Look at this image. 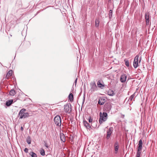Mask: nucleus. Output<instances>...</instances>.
<instances>
[{"label":"nucleus","mask_w":157,"mask_h":157,"mask_svg":"<svg viewBox=\"0 0 157 157\" xmlns=\"http://www.w3.org/2000/svg\"><path fill=\"white\" fill-rule=\"evenodd\" d=\"M26 110L24 108L21 109L19 114L18 115L20 116L19 119L25 118L31 116L30 115L29 113L25 112Z\"/></svg>","instance_id":"obj_1"},{"label":"nucleus","mask_w":157,"mask_h":157,"mask_svg":"<svg viewBox=\"0 0 157 157\" xmlns=\"http://www.w3.org/2000/svg\"><path fill=\"white\" fill-rule=\"evenodd\" d=\"M100 117L99 123L101 124L103 123V121H105L106 120L107 118V114L105 112H103V113L100 112Z\"/></svg>","instance_id":"obj_2"},{"label":"nucleus","mask_w":157,"mask_h":157,"mask_svg":"<svg viewBox=\"0 0 157 157\" xmlns=\"http://www.w3.org/2000/svg\"><path fill=\"white\" fill-rule=\"evenodd\" d=\"M55 124L57 126H60L61 124V119L59 115L56 116L54 118Z\"/></svg>","instance_id":"obj_3"},{"label":"nucleus","mask_w":157,"mask_h":157,"mask_svg":"<svg viewBox=\"0 0 157 157\" xmlns=\"http://www.w3.org/2000/svg\"><path fill=\"white\" fill-rule=\"evenodd\" d=\"M71 110V106L70 104H67L64 105V110L66 113H70Z\"/></svg>","instance_id":"obj_4"},{"label":"nucleus","mask_w":157,"mask_h":157,"mask_svg":"<svg viewBox=\"0 0 157 157\" xmlns=\"http://www.w3.org/2000/svg\"><path fill=\"white\" fill-rule=\"evenodd\" d=\"M113 128L110 127L107 130L106 132V138L107 140H108L110 137L111 135L113 133Z\"/></svg>","instance_id":"obj_5"},{"label":"nucleus","mask_w":157,"mask_h":157,"mask_svg":"<svg viewBox=\"0 0 157 157\" xmlns=\"http://www.w3.org/2000/svg\"><path fill=\"white\" fill-rule=\"evenodd\" d=\"M111 105L110 103H106L103 108V110L106 112L109 111L111 109Z\"/></svg>","instance_id":"obj_6"},{"label":"nucleus","mask_w":157,"mask_h":157,"mask_svg":"<svg viewBox=\"0 0 157 157\" xmlns=\"http://www.w3.org/2000/svg\"><path fill=\"white\" fill-rule=\"evenodd\" d=\"M139 56L137 55L135 57L133 62V67L135 68H136L138 65V59Z\"/></svg>","instance_id":"obj_7"},{"label":"nucleus","mask_w":157,"mask_h":157,"mask_svg":"<svg viewBox=\"0 0 157 157\" xmlns=\"http://www.w3.org/2000/svg\"><path fill=\"white\" fill-rule=\"evenodd\" d=\"M145 19L146 20V24L147 25H149L150 15L149 12H146L145 13Z\"/></svg>","instance_id":"obj_8"},{"label":"nucleus","mask_w":157,"mask_h":157,"mask_svg":"<svg viewBox=\"0 0 157 157\" xmlns=\"http://www.w3.org/2000/svg\"><path fill=\"white\" fill-rule=\"evenodd\" d=\"M91 88L90 89V90L92 92H94L95 90H97V86L94 82L93 83H92L91 84Z\"/></svg>","instance_id":"obj_9"},{"label":"nucleus","mask_w":157,"mask_h":157,"mask_svg":"<svg viewBox=\"0 0 157 157\" xmlns=\"http://www.w3.org/2000/svg\"><path fill=\"white\" fill-rule=\"evenodd\" d=\"M127 76L125 74H123L121 76L120 80L121 82H124L126 80Z\"/></svg>","instance_id":"obj_10"},{"label":"nucleus","mask_w":157,"mask_h":157,"mask_svg":"<svg viewBox=\"0 0 157 157\" xmlns=\"http://www.w3.org/2000/svg\"><path fill=\"white\" fill-rule=\"evenodd\" d=\"M119 148V145L117 142H116L114 144L115 153L117 154V153Z\"/></svg>","instance_id":"obj_11"},{"label":"nucleus","mask_w":157,"mask_h":157,"mask_svg":"<svg viewBox=\"0 0 157 157\" xmlns=\"http://www.w3.org/2000/svg\"><path fill=\"white\" fill-rule=\"evenodd\" d=\"M83 124L84 126L86 128H87L89 129L91 128L89 124L86 121L85 119L83 120Z\"/></svg>","instance_id":"obj_12"},{"label":"nucleus","mask_w":157,"mask_h":157,"mask_svg":"<svg viewBox=\"0 0 157 157\" xmlns=\"http://www.w3.org/2000/svg\"><path fill=\"white\" fill-rule=\"evenodd\" d=\"M97 84L98 87L100 88H102L103 87L105 86L104 84L101 83L100 80H98V81Z\"/></svg>","instance_id":"obj_13"},{"label":"nucleus","mask_w":157,"mask_h":157,"mask_svg":"<svg viewBox=\"0 0 157 157\" xmlns=\"http://www.w3.org/2000/svg\"><path fill=\"white\" fill-rule=\"evenodd\" d=\"M143 145V142L142 140L140 139L139 142V144H138V149H139L140 150H142V146Z\"/></svg>","instance_id":"obj_14"},{"label":"nucleus","mask_w":157,"mask_h":157,"mask_svg":"<svg viewBox=\"0 0 157 157\" xmlns=\"http://www.w3.org/2000/svg\"><path fill=\"white\" fill-rule=\"evenodd\" d=\"M13 74V71L12 70L9 71V72L7 73L6 75V78L7 79H9V78Z\"/></svg>","instance_id":"obj_15"},{"label":"nucleus","mask_w":157,"mask_h":157,"mask_svg":"<svg viewBox=\"0 0 157 157\" xmlns=\"http://www.w3.org/2000/svg\"><path fill=\"white\" fill-rule=\"evenodd\" d=\"M105 102V99L103 98L99 99L98 101V104L100 105H102L104 104Z\"/></svg>","instance_id":"obj_16"},{"label":"nucleus","mask_w":157,"mask_h":157,"mask_svg":"<svg viewBox=\"0 0 157 157\" xmlns=\"http://www.w3.org/2000/svg\"><path fill=\"white\" fill-rule=\"evenodd\" d=\"M13 101V100H10L7 101L6 103V105L7 106H9L11 105Z\"/></svg>","instance_id":"obj_17"},{"label":"nucleus","mask_w":157,"mask_h":157,"mask_svg":"<svg viewBox=\"0 0 157 157\" xmlns=\"http://www.w3.org/2000/svg\"><path fill=\"white\" fill-rule=\"evenodd\" d=\"M68 99L71 102H72L73 101V95L72 93L69 94Z\"/></svg>","instance_id":"obj_18"},{"label":"nucleus","mask_w":157,"mask_h":157,"mask_svg":"<svg viewBox=\"0 0 157 157\" xmlns=\"http://www.w3.org/2000/svg\"><path fill=\"white\" fill-rule=\"evenodd\" d=\"M16 94V92L13 90H11L9 92L10 95L13 96Z\"/></svg>","instance_id":"obj_19"},{"label":"nucleus","mask_w":157,"mask_h":157,"mask_svg":"<svg viewBox=\"0 0 157 157\" xmlns=\"http://www.w3.org/2000/svg\"><path fill=\"white\" fill-rule=\"evenodd\" d=\"M29 154L32 157H37L36 154L33 151H31L29 153Z\"/></svg>","instance_id":"obj_20"},{"label":"nucleus","mask_w":157,"mask_h":157,"mask_svg":"<svg viewBox=\"0 0 157 157\" xmlns=\"http://www.w3.org/2000/svg\"><path fill=\"white\" fill-rule=\"evenodd\" d=\"M135 97V93H134L131 96L129 99L128 100V101H132L134 98Z\"/></svg>","instance_id":"obj_21"},{"label":"nucleus","mask_w":157,"mask_h":157,"mask_svg":"<svg viewBox=\"0 0 157 157\" xmlns=\"http://www.w3.org/2000/svg\"><path fill=\"white\" fill-rule=\"evenodd\" d=\"M108 94L109 96H113L114 94V93L113 90H110L108 91Z\"/></svg>","instance_id":"obj_22"},{"label":"nucleus","mask_w":157,"mask_h":157,"mask_svg":"<svg viewBox=\"0 0 157 157\" xmlns=\"http://www.w3.org/2000/svg\"><path fill=\"white\" fill-rule=\"evenodd\" d=\"M60 138L61 140L63 142H65V138L63 134L62 135L61 134L60 135Z\"/></svg>","instance_id":"obj_23"},{"label":"nucleus","mask_w":157,"mask_h":157,"mask_svg":"<svg viewBox=\"0 0 157 157\" xmlns=\"http://www.w3.org/2000/svg\"><path fill=\"white\" fill-rule=\"evenodd\" d=\"M124 61L125 62V64L126 66L127 67H129V63L128 60L127 59H125Z\"/></svg>","instance_id":"obj_24"},{"label":"nucleus","mask_w":157,"mask_h":157,"mask_svg":"<svg viewBox=\"0 0 157 157\" xmlns=\"http://www.w3.org/2000/svg\"><path fill=\"white\" fill-rule=\"evenodd\" d=\"M99 23V21L98 19H96L95 21V26L96 27L98 26Z\"/></svg>","instance_id":"obj_25"},{"label":"nucleus","mask_w":157,"mask_h":157,"mask_svg":"<svg viewBox=\"0 0 157 157\" xmlns=\"http://www.w3.org/2000/svg\"><path fill=\"white\" fill-rule=\"evenodd\" d=\"M40 153L41 155L43 156L44 155H45V151L42 148L41 149L40 151Z\"/></svg>","instance_id":"obj_26"},{"label":"nucleus","mask_w":157,"mask_h":157,"mask_svg":"<svg viewBox=\"0 0 157 157\" xmlns=\"http://www.w3.org/2000/svg\"><path fill=\"white\" fill-rule=\"evenodd\" d=\"M112 13H113L112 10H109V18H111L112 17Z\"/></svg>","instance_id":"obj_27"},{"label":"nucleus","mask_w":157,"mask_h":157,"mask_svg":"<svg viewBox=\"0 0 157 157\" xmlns=\"http://www.w3.org/2000/svg\"><path fill=\"white\" fill-rule=\"evenodd\" d=\"M141 150H140L139 149H138L137 151V154L140 155L141 153Z\"/></svg>","instance_id":"obj_28"},{"label":"nucleus","mask_w":157,"mask_h":157,"mask_svg":"<svg viewBox=\"0 0 157 157\" xmlns=\"http://www.w3.org/2000/svg\"><path fill=\"white\" fill-rule=\"evenodd\" d=\"M27 142L29 144H30L31 143V140L29 138H28L27 140Z\"/></svg>","instance_id":"obj_29"},{"label":"nucleus","mask_w":157,"mask_h":157,"mask_svg":"<svg viewBox=\"0 0 157 157\" xmlns=\"http://www.w3.org/2000/svg\"><path fill=\"white\" fill-rule=\"evenodd\" d=\"M93 119H92L90 117L89 119V123H91Z\"/></svg>","instance_id":"obj_30"},{"label":"nucleus","mask_w":157,"mask_h":157,"mask_svg":"<svg viewBox=\"0 0 157 157\" xmlns=\"http://www.w3.org/2000/svg\"><path fill=\"white\" fill-rule=\"evenodd\" d=\"M24 151L25 152L27 153L28 152V149L27 148H25V149Z\"/></svg>","instance_id":"obj_31"},{"label":"nucleus","mask_w":157,"mask_h":157,"mask_svg":"<svg viewBox=\"0 0 157 157\" xmlns=\"http://www.w3.org/2000/svg\"><path fill=\"white\" fill-rule=\"evenodd\" d=\"M77 78H76V79H75V85L76 86V83H77Z\"/></svg>","instance_id":"obj_32"},{"label":"nucleus","mask_w":157,"mask_h":157,"mask_svg":"<svg viewBox=\"0 0 157 157\" xmlns=\"http://www.w3.org/2000/svg\"><path fill=\"white\" fill-rule=\"evenodd\" d=\"M140 155L136 154V157H140Z\"/></svg>","instance_id":"obj_33"},{"label":"nucleus","mask_w":157,"mask_h":157,"mask_svg":"<svg viewBox=\"0 0 157 157\" xmlns=\"http://www.w3.org/2000/svg\"><path fill=\"white\" fill-rule=\"evenodd\" d=\"M141 60V57H140V59H139V63H140V62Z\"/></svg>","instance_id":"obj_34"},{"label":"nucleus","mask_w":157,"mask_h":157,"mask_svg":"<svg viewBox=\"0 0 157 157\" xmlns=\"http://www.w3.org/2000/svg\"><path fill=\"white\" fill-rule=\"evenodd\" d=\"M21 131H22L23 130V128L22 127H21Z\"/></svg>","instance_id":"obj_35"},{"label":"nucleus","mask_w":157,"mask_h":157,"mask_svg":"<svg viewBox=\"0 0 157 157\" xmlns=\"http://www.w3.org/2000/svg\"><path fill=\"white\" fill-rule=\"evenodd\" d=\"M45 146H46L48 148V145H47L46 144H45Z\"/></svg>","instance_id":"obj_36"}]
</instances>
